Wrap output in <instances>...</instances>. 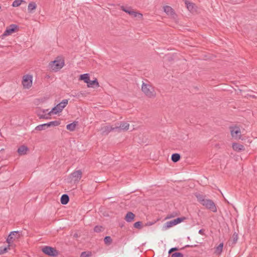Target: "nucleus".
<instances>
[{
	"label": "nucleus",
	"instance_id": "25",
	"mask_svg": "<svg viewBox=\"0 0 257 257\" xmlns=\"http://www.w3.org/2000/svg\"><path fill=\"white\" fill-rule=\"evenodd\" d=\"M223 246V243H220L215 248V253L216 254H220L222 251V248Z\"/></svg>",
	"mask_w": 257,
	"mask_h": 257
},
{
	"label": "nucleus",
	"instance_id": "21",
	"mask_svg": "<svg viewBox=\"0 0 257 257\" xmlns=\"http://www.w3.org/2000/svg\"><path fill=\"white\" fill-rule=\"evenodd\" d=\"M87 84L88 87L95 88L99 86V83L96 79H95V80L92 81L90 80L89 81V84Z\"/></svg>",
	"mask_w": 257,
	"mask_h": 257
},
{
	"label": "nucleus",
	"instance_id": "8",
	"mask_svg": "<svg viewBox=\"0 0 257 257\" xmlns=\"http://www.w3.org/2000/svg\"><path fill=\"white\" fill-rule=\"evenodd\" d=\"M121 10L135 18L138 17L140 19L143 18V15L141 13L133 11L131 8H126L124 6H121Z\"/></svg>",
	"mask_w": 257,
	"mask_h": 257
},
{
	"label": "nucleus",
	"instance_id": "4",
	"mask_svg": "<svg viewBox=\"0 0 257 257\" xmlns=\"http://www.w3.org/2000/svg\"><path fill=\"white\" fill-rule=\"evenodd\" d=\"M42 251L45 254L51 256H56L59 254V251L57 249L49 246H44L42 248Z\"/></svg>",
	"mask_w": 257,
	"mask_h": 257
},
{
	"label": "nucleus",
	"instance_id": "17",
	"mask_svg": "<svg viewBox=\"0 0 257 257\" xmlns=\"http://www.w3.org/2000/svg\"><path fill=\"white\" fill-rule=\"evenodd\" d=\"M232 148L236 151H241L245 150L244 147L243 145L237 143H233Z\"/></svg>",
	"mask_w": 257,
	"mask_h": 257
},
{
	"label": "nucleus",
	"instance_id": "39",
	"mask_svg": "<svg viewBox=\"0 0 257 257\" xmlns=\"http://www.w3.org/2000/svg\"><path fill=\"white\" fill-rule=\"evenodd\" d=\"M179 250V248L177 247H172L171 248V249H170V250H169V252L168 253L169 254H171V253H172L173 252L175 251H177Z\"/></svg>",
	"mask_w": 257,
	"mask_h": 257
},
{
	"label": "nucleus",
	"instance_id": "27",
	"mask_svg": "<svg viewBox=\"0 0 257 257\" xmlns=\"http://www.w3.org/2000/svg\"><path fill=\"white\" fill-rule=\"evenodd\" d=\"M48 127V126L47 125V123H44V124L38 125V126H37L35 127V130L41 131L45 130Z\"/></svg>",
	"mask_w": 257,
	"mask_h": 257
},
{
	"label": "nucleus",
	"instance_id": "23",
	"mask_svg": "<svg viewBox=\"0 0 257 257\" xmlns=\"http://www.w3.org/2000/svg\"><path fill=\"white\" fill-rule=\"evenodd\" d=\"M37 5L35 2H31L28 7V11L29 13H32L33 11L36 9Z\"/></svg>",
	"mask_w": 257,
	"mask_h": 257
},
{
	"label": "nucleus",
	"instance_id": "20",
	"mask_svg": "<svg viewBox=\"0 0 257 257\" xmlns=\"http://www.w3.org/2000/svg\"><path fill=\"white\" fill-rule=\"evenodd\" d=\"M28 149L27 147L25 146H21L18 149V153L20 155H25L27 153Z\"/></svg>",
	"mask_w": 257,
	"mask_h": 257
},
{
	"label": "nucleus",
	"instance_id": "37",
	"mask_svg": "<svg viewBox=\"0 0 257 257\" xmlns=\"http://www.w3.org/2000/svg\"><path fill=\"white\" fill-rule=\"evenodd\" d=\"M103 230V228L101 226L97 225L94 227V231L96 232H100Z\"/></svg>",
	"mask_w": 257,
	"mask_h": 257
},
{
	"label": "nucleus",
	"instance_id": "22",
	"mask_svg": "<svg viewBox=\"0 0 257 257\" xmlns=\"http://www.w3.org/2000/svg\"><path fill=\"white\" fill-rule=\"evenodd\" d=\"M195 196L197 198V201L201 204L206 199L204 195L199 193H195Z\"/></svg>",
	"mask_w": 257,
	"mask_h": 257
},
{
	"label": "nucleus",
	"instance_id": "3",
	"mask_svg": "<svg viewBox=\"0 0 257 257\" xmlns=\"http://www.w3.org/2000/svg\"><path fill=\"white\" fill-rule=\"evenodd\" d=\"M115 132L119 133L123 131H126L128 130L130 124L126 122H117L114 124Z\"/></svg>",
	"mask_w": 257,
	"mask_h": 257
},
{
	"label": "nucleus",
	"instance_id": "26",
	"mask_svg": "<svg viewBox=\"0 0 257 257\" xmlns=\"http://www.w3.org/2000/svg\"><path fill=\"white\" fill-rule=\"evenodd\" d=\"M180 158L181 156L180 154L178 153H175L172 154L171 156V160L173 162L176 163L180 160Z\"/></svg>",
	"mask_w": 257,
	"mask_h": 257
},
{
	"label": "nucleus",
	"instance_id": "44",
	"mask_svg": "<svg viewBox=\"0 0 257 257\" xmlns=\"http://www.w3.org/2000/svg\"><path fill=\"white\" fill-rule=\"evenodd\" d=\"M188 246H189L188 245H187L186 246V247H188Z\"/></svg>",
	"mask_w": 257,
	"mask_h": 257
},
{
	"label": "nucleus",
	"instance_id": "31",
	"mask_svg": "<svg viewBox=\"0 0 257 257\" xmlns=\"http://www.w3.org/2000/svg\"><path fill=\"white\" fill-rule=\"evenodd\" d=\"M112 240L110 236H106L104 238V242L106 245H110L112 243Z\"/></svg>",
	"mask_w": 257,
	"mask_h": 257
},
{
	"label": "nucleus",
	"instance_id": "38",
	"mask_svg": "<svg viewBox=\"0 0 257 257\" xmlns=\"http://www.w3.org/2000/svg\"><path fill=\"white\" fill-rule=\"evenodd\" d=\"M50 114H42V115H39V118H43V119H49L50 117L49 116V115H50Z\"/></svg>",
	"mask_w": 257,
	"mask_h": 257
},
{
	"label": "nucleus",
	"instance_id": "6",
	"mask_svg": "<svg viewBox=\"0 0 257 257\" xmlns=\"http://www.w3.org/2000/svg\"><path fill=\"white\" fill-rule=\"evenodd\" d=\"M201 204L213 212L217 211L216 206L212 200L206 199Z\"/></svg>",
	"mask_w": 257,
	"mask_h": 257
},
{
	"label": "nucleus",
	"instance_id": "13",
	"mask_svg": "<svg viewBox=\"0 0 257 257\" xmlns=\"http://www.w3.org/2000/svg\"><path fill=\"white\" fill-rule=\"evenodd\" d=\"M18 28V26L15 24H12L7 27L4 33V35L8 36L14 33Z\"/></svg>",
	"mask_w": 257,
	"mask_h": 257
},
{
	"label": "nucleus",
	"instance_id": "42",
	"mask_svg": "<svg viewBox=\"0 0 257 257\" xmlns=\"http://www.w3.org/2000/svg\"><path fill=\"white\" fill-rule=\"evenodd\" d=\"M153 224V223L152 222H149V223H148L147 225H151Z\"/></svg>",
	"mask_w": 257,
	"mask_h": 257
},
{
	"label": "nucleus",
	"instance_id": "36",
	"mask_svg": "<svg viewBox=\"0 0 257 257\" xmlns=\"http://www.w3.org/2000/svg\"><path fill=\"white\" fill-rule=\"evenodd\" d=\"M171 257H184V255L182 253L176 252L172 253Z\"/></svg>",
	"mask_w": 257,
	"mask_h": 257
},
{
	"label": "nucleus",
	"instance_id": "7",
	"mask_svg": "<svg viewBox=\"0 0 257 257\" xmlns=\"http://www.w3.org/2000/svg\"><path fill=\"white\" fill-rule=\"evenodd\" d=\"M22 84L25 88H30L32 85V76L30 75H26L24 76Z\"/></svg>",
	"mask_w": 257,
	"mask_h": 257
},
{
	"label": "nucleus",
	"instance_id": "35",
	"mask_svg": "<svg viewBox=\"0 0 257 257\" xmlns=\"http://www.w3.org/2000/svg\"><path fill=\"white\" fill-rule=\"evenodd\" d=\"M9 249H10V245H8V247H0V254L6 253Z\"/></svg>",
	"mask_w": 257,
	"mask_h": 257
},
{
	"label": "nucleus",
	"instance_id": "40",
	"mask_svg": "<svg viewBox=\"0 0 257 257\" xmlns=\"http://www.w3.org/2000/svg\"><path fill=\"white\" fill-rule=\"evenodd\" d=\"M204 229H200V230H199V232H199V233L200 234L203 235V234H204Z\"/></svg>",
	"mask_w": 257,
	"mask_h": 257
},
{
	"label": "nucleus",
	"instance_id": "29",
	"mask_svg": "<svg viewBox=\"0 0 257 257\" xmlns=\"http://www.w3.org/2000/svg\"><path fill=\"white\" fill-rule=\"evenodd\" d=\"M60 124V122L59 121L54 120V121H50V122L47 123V125L49 127H51V126H58Z\"/></svg>",
	"mask_w": 257,
	"mask_h": 257
},
{
	"label": "nucleus",
	"instance_id": "1",
	"mask_svg": "<svg viewBox=\"0 0 257 257\" xmlns=\"http://www.w3.org/2000/svg\"><path fill=\"white\" fill-rule=\"evenodd\" d=\"M141 89L144 94L148 98H153L156 96L154 87L149 82L148 83L143 82Z\"/></svg>",
	"mask_w": 257,
	"mask_h": 257
},
{
	"label": "nucleus",
	"instance_id": "30",
	"mask_svg": "<svg viewBox=\"0 0 257 257\" xmlns=\"http://www.w3.org/2000/svg\"><path fill=\"white\" fill-rule=\"evenodd\" d=\"M22 3H25L23 0H15L13 3L12 6L13 7H17L21 5Z\"/></svg>",
	"mask_w": 257,
	"mask_h": 257
},
{
	"label": "nucleus",
	"instance_id": "28",
	"mask_svg": "<svg viewBox=\"0 0 257 257\" xmlns=\"http://www.w3.org/2000/svg\"><path fill=\"white\" fill-rule=\"evenodd\" d=\"M238 239V235L236 232H234L232 236V239L229 241V243H231V244H234L236 243L237 240Z\"/></svg>",
	"mask_w": 257,
	"mask_h": 257
},
{
	"label": "nucleus",
	"instance_id": "12",
	"mask_svg": "<svg viewBox=\"0 0 257 257\" xmlns=\"http://www.w3.org/2000/svg\"><path fill=\"white\" fill-rule=\"evenodd\" d=\"M82 172L81 170L74 171L71 174L72 180L75 182H78L82 177Z\"/></svg>",
	"mask_w": 257,
	"mask_h": 257
},
{
	"label": "nucleus",
	"instance_id": "18",
	"mask_svg": "<svg viewBox=\"0 0 257 257\" xmlns=\"http://www.w3.org/2000/svg\"><path fill=\"white\" fill-rule=\"evenodd\" d=\"M79 80H83L85 83L89 84V81L90 80L89 75L87 73L81 74L80 75Z\"/></svg>",
	"mask_w": 257,
	"mask_h": 257
},
{
	"label": "nucleus",
	"instance_id": "33",
	"mask_svg": "<svg viewBox=\"0 0 257 257\" xmlns=\"http://www.w3.org/2000/svg\"><path fill=\"white\" fill-rule=\"evenodd\" d=\"M92 253L90 251H83L80 254V257H90Z\"/></svg>",
	"mask_w": 257,
	"mask_h": 257
},
{
	"label": "nucleus",
	"instance_id": "11",
	"mask_svg": "<svg viewBox=\"0 0 257 257\" xmlns=\"http://www.w3.org/2000/svg\"><path fill=\"white\" fill-rule=\"evenodd\" d=\"M20 236V234L19 231H14L11 232L9 235L8 236L7 239V242L10 245L12 242H13V240L15 239H18Z\"/></svg>",
	"mask_w": 257,
	"mask_h": 257
},
{
	"label": "nucleus",
	"instance_id": "24",
	"mask_svg": "<svg viewBox=\"0 0 257 257\" xmlns=\"http://www.w3.org/2000/svg\"><path fill=\"white\" fill-rule=\"evenodd\" d=\"M77 122H73L69 123L66 125V128L70 131H73L75 130Z\"/></svg>",
	"mask_w": 257,
	"mask_h": 257
},
{
	"label": "nucleus",
	"instance_id": "14",
	"mask_svg": "<svg viewBox=\"0 0 257 257\" xmlns=\"http://www.w3.org/2000/svg\"><path fill=\"white\" fill-rule=\"evenodd\" d=\"M102 134L103 135H107L110 132L113 131L115 132L114 126L112 125L111 126L107 125L101 128Z\"/></svg>",
	"mask_w": 257,
	"mask_h": 257
},
{
	"label": "nucleus",
	"instance_id": "19",
	"mask_svg": "<svg viewBox=\"0 0 257 257\" xmlns=\"http://www.w3.org/2000/svg\"><path fill=\"white\" fill-rule=\"evenodd\" d=\"M69 201V197L67 194H63L60 198L61 204L63 205L67 204Z\"/></svg>",
	"mask_w": 257,
	"mask_h": 257
},
{
	"label": "nucleus",
	"instance_id": "43",
	"mask_svg": "<svg viewBox=\"0 0 257 257\" xmlns=\"http://www.w3.org/2000/svg\"><path fill=\"white\" fill-rule=\"evenodd\" d=\"M48 109H46V110H43V112H46V111H48Z\"/></svg>",
	"mask_w": 257,
	"mask_h": 257
},
{
	"label": "nucleus",
	"instance_id": "5",
	"mask_svg": "<svg viewBox=\"0 0 257 257\" xmlns=\"http://www.w3.org/2000/svg\"><path fill=\"white\" fill-rule=\"evenodd\" d=\"M231 137L236 140L240 139L241 133L239 127L236 126L229 127Z\"/></svg>",
	"mask_w": 257,
	"mask_h": 257
},
{
	"label": "nucleus",
	"instance_id": "41",
	"mask_svg": "<svg viewBox=\"0 0 257 257\" xmlns=\"http://www.w3.org/2000/svg\"><path fill=\"white\" fill-rule=\"evenodd\" d=\"M73 237H75V238H77L78 237V235L77 233H75L73 235Z\"/></svg>",
	"mask_w": 257,
	"mask_h": 257
},
{
	"label": "nucleus",
	"instance_id": "9",
	"mask_svg": "<svg viewBox=\"0 0 257 257\" xmlns=\"http://www.w3.org/2000/svg\"><path fill=\"white\" fill-rule=\"evenodd\" d=\"M64 62L63 60H55L51 62L50 66L53 70L57 71L62 68L64 66Z\"/></svg>",
	"mask_w": 257,
	"mask_h": 257
},
{
	"label": "nucleus",
	"instance_id": "16",
	"mask_svg": "<svg viewBox=\"0 0 257 257\" xmlns=\"http://www.w3.org/2000/svg\"><path fill=\"white\" fill-rule=\"evenodd\" d=\"M164 11L168 15L170 16H173L175 15V12L174 10L170 6H164Z\"/></svg>",
	"mask_w": 257,
	"mask_h": 257
},
{
	"label": "nucleus",
	"instance_id": "15",
	"mask_svg": "<svg viewBox=\"0 0 257 257\" xmlns=\"http://www.w3.org/2000/svg\"><path fill=\"white\" fill-rule=\"evenodd\" d=\"M135 217V215L132 212H128L125 216L124 219L127 222L133 221Z\"/></svg>",
	"mask_w": 257,
	"mask_h": 257
},
{
	"label": "nucleus",
	"instance_id": "34",
	"mask_svg": "<svg viewBox=\"0 0 257 257\" xmlns=\"http://www.w3.org/2000/svg\"><path fill=\"white\" fill-rule=\"evenodd\" d=\"M134 227L136 228L141 229L143 228L142 222L138 221L134 224Z\"/></svg>",
	"mask_w": 257,
	"mask_h": 257
},
{
	"label": "nucleus",
	"instance_id": "10",
	"mask_svg": "<svg viewBox=\"0 0 257 257\" xmlns=\"http://www.w3.org/2000/svg\"><path fill=\"white\" fill-rule=\"evenodd\" d=\"M185 219V217H178L174 220L167 221L165 223V227L166 228H170L174 225L181 223Z\"/></svg>",
	"mask_w": 257,
	"mask_h": 257
},
{
	"label": "nucleus",
	"instance_id": "32",
	"mask_svg": "<svg viewBox=\"0 0 257 257\" xmlns=\"http://www.w3.org/2000/svg\"><path fill=\"white\" fill-rule=\"evenodd\" d=\"M185 3L188 10L191 11L193 9L194 5L193 3H190L187 1H186Z\"/></svg>",
	"mask_w": 257,
	"mask_h": 257
},
{
	"label": "nucleus",
	"instance_id": "2",
	"mask_svg": "<svg viewBox=\"0 0 257 257\" xmlns=\"http://www.w3.org/2000/svg\"><path fill=\"white\" fill-rule=\"evenodd\" d=\"M68 100L67 99H63L62 102L58 104L56 106L53 107L52 110L48 112V114H57L62 111L63 109L68 104Z\"/></svg>",
	"mask_w": 257,
	"mask_h": 257
}]
</instances>
